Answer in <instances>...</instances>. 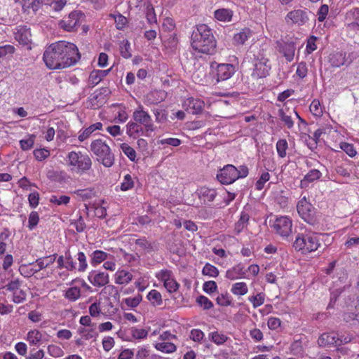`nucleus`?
I'll return each instance as SVG.
<instances>
[{
	"mask_svg": "<svg viewBox=\"0 0 359 359\" xmlns=\"http://www.w3.org/2000/svg\"><path fill=\"white\" fill-rule=\"evenodd\" d=\"M156 278L163 283V286L169 293H173L178 290L180 284L175 278L171 270L163 269L156 273Z\"/></svg>",
	"mask_w": 359,
	"mask_h": 359,
	"instance_id": "obj_8",
	"label": "nucleus"
},
{
	"mask_svg": "<svg viewBox=\"0 0 359 359\" xmlns=\"http://www.w3.org/2000/svg\"><path fill=\"white\" fill-rule=\"evenodd\" d=\"M130 334L131 338L126 339L128 341H133V339L142 340L147 337L148 330L137 327H132L130 328Z\"/></svg>",
	"mask_w": 359,
	"mask_h": 359,
	"instance_id": "obj_33",
	"label": "nucleus"
},
{
	"mask_svg": "<svg viewBox=\"0 0 359 359\" xmlns=\"http://www.w3.org/2000/svg\"><path fill=\"white\" fill-rule=\"evenodd\" d=\"M15 2L19 4L22 11L27 13H36L44 4L43 0H15Z\"/></svg>",
	"mask_w": 359,
	"mask_h": 359,
	"instance_id": "obj_17",
	"label": "nucleus"
},
{
	"mask_svg": "<svg viewBox=\"0 0 359 359\" xmlns=\"http://www.w3.org/2000/svg\"><path fill=\"white\" fill-rule=\"evenodd\" d=\"M89 282L95 287H103L107 285L109 282V274L98 271H91L88 276Z\"/></svg>",
	"mask_w": 359,
	"mask_h": 359,
	"instance_id": "obj_16",
	"label": "nucleus"
},
{
	"mask_svg": "<svg viewBox=\"0 0 359 359\" xmlns=\"http://www.w3.org/2000/svg\"><path fill=\"white\" fill-rule=\"evenodd\" d=\"M248 291L247 284L244 282H238L232 285L231 292L238 296H243L247 294Z\"/></svg>",
	"mask_w": 359,
	"mask_h": 359,
	"instance_id": "obj_40",
	"label": "nucleus"
},
{
	"mask_svg": "<svg viewBox=\"0 0 359 359\" xmlns=\"http://www.w3.org/2000/svg\"><path fill=\"white\" fill-rule=\"evenodd\" d=\"M70 287L65 291L64 297L69 302H76L81 297V290L73 280L69 284Z\"/></svg>",
	"mask_w": 359,
	"mask_h": 359,
	"instance_id": "obj_28",
	"label": "nucleus"
},
{
	"mask_svg": "<svg viewBox=\"0 0 359 359\" xmlns=\"http://www.w3.org/2000/svg\"><path fill=\"white\" fill-rule=\"evenodd\" d=\"M12 278L13 279L6 284L5 281L1 280V283L5 284L3 287L6 288L7 291L11 292V293L17 291L22 285V281L19 278H13V277Z\"/></svg>",
	"mask_w": 359,
	"mask_h": 359,
	"instance_id": "obj_41",
	"label": "nucleus"
},
{
	"mask_svg": "<svg viewBox=\"0 0 359 359\" xmlns=\"http://www.w3.org/2000/svg\"><path fill=\"white\" fill-rule=\"evenodd\" d=\"M110 16L114 18L118 29H123L128 22L127 18L120 13L111 14Z\"/></svg>",
	"mask_w": 359,
	"mask_h": 359,
	"instance_id": "obj_57",
	"label": "nucleus"
},
{
	"mask_svg": "<svg viewBox=\"0 0 359 359\" xmlns=\"http://www.w3.org/2000/svg\"><path fill=\"white\" fill-rule=\"evenodd\" d=\"M133 279V274L125 269H118L114 274V282L118 285H128Z\"/></svg>",
	"mask_w": 359,
	"mask_h": 359,
	"instance_id": "obj_23",
	"label": "nucleus"
},
{
	"mask_svg": "<svg viewBox=\"0 0 359 359\" xmlns=\"http://www.w3.org/2000/svg\"><path fill=\"white\" fill-rule=\"evenodd\" d=\"M65 161L71 171L80 175L86 173L92 167L90 157L80 151L69 152Z\"/></svg>",
	"mask_w": 359,
	"mask_h": 359,
	"instance_id": "obj_3",
	"label": "nucleus"
},
{
	"mask_svg": "<svg viewBox=\"0 0 359 359\" xmlns=\"http://www.w3.org/2000/svg\"><path fill=\"white\" fill-rule=\"evenodd\" d=\"M320 246V236L316 233L299 234L297 236L294 247L306 254L317 250Z\"/></svg>",
	"mask_w": 359,
	"mask_h": 359,
	"instance_id": "obj_5",
	"label": "nucleus"
},
{
	"mask_svg": "<svg viewBox=\"0 0 359 359\" xmlns=\"http://www.w3.org/2000/svg\"><path fill=\"white\" fill-rule=\"evenodd\" d=\"M311 112L316 116H320L323 114V109L320 102L318 100H313L309 107Z\"/></svg>",
	"mask_w": 359,
	"mask_h": 359,
	"instance_id": "obj_60",
	"label": "nucleus"
},
{
	"mask_svg": "<svg viewBox=\"0 0 359 359\" xmlns=\"http://www.w3.org/2000/svg\"><path fill=\"white\" fill-rule=\"evenodd\" d=\"M133 118L135 121L144 127L147 136H149L151 133L154 132L156 129L151 115L144 109L142 104H139L134 110Z\"/></svg>",
	"mask_w": 359,
	"mask_h": 359,
	"instance_id": "obj_6",
	"label": "nucleus"
},
{
	"mask_svg": "<svg viewBox=\"0 0 359 359\" xmlns=\"http://www.w3.org/2000/svg\"><path fill=\"white\" fill-rule=\"evenodd\" d=\"M55 260V255L49 256L38 259L35 263H32L30 265L34 270V273L39 272L41 269L53 264Z\"/></svg>",
	"mask_w": 359,
	"mask_h": 359,
	"instance_id": "obj_24",
	"label": "nucleus"
},
{
	"mask_svg": "<svg viewBox=\"0 0 359 359\" xmlns=\"http://www.w3.org/2000/svg\"><path fill=\"white\" fill-rule=\"evenodd\" d=\"M202 273L205 276L210 277H215L218 275L217 269L210 264H206L202 271Z\"/></svg>",
	"mask_w": 359,
	"mask_h": 359,
	"instance_id": "obj_63",
	"label": "nucleus"
},
{
	"mask_svg": "<svg viewBox=\"0 0 359 359\" xmlns=\"http://www.w3.org/2000/svg\"><path fill=\"white\" fill-rule=\"evenodd\" d=\"M196 194L203 203L212 202L217 196L215 189L205 187L198 188Z\"/></svg>",
	"mask_w": 359,
	"mask_h": 359,
	"instance_id": "obj_20",
	"label": "nucleus"
},
{
	"mask_svg": "<svg viewBox=\"0 0 359 359\" xmlns=\"http://www.w3.org/2000/svg\"><path fill=\"white\" fill-rule=\"evenodd\" d=\"M144 128L136 121H129L126 124V134L132 138L136 139L143 133Z\"/></svg>",
	"mask_w": 359,
	"mask_h": 359,
	"instance_id": "obj_27",
	"label": "nucleus"
},
{
	"mask_svg": "<svg viewBox=\"0 0 359 359\" xmlns=\"http://www.w3.org/2000/svg\"><path fill=\"white\" fill-rule=\"evenodd\" d=\"M109 257H112V255L102 250H95L90 255V264L93 266H97Z\"/></svg>",
	"mask_w": 359,
	"mask_h": 359,
	"instance_id": "obj_29",
	"label": "nucleus"
},
{
	"mask_svg": "<svg viewBox=\"0 0 359 359\" xmlns=\"http://www.w3.org/2000/svg\"><path fill=\"white\" fill-rule=\"evenodd\" d=\"M269 69L265 64L258 62L255 65V74L260 78L265 77L268 74Z\"/></svg>",
	"mask_w": 359,
	"mask_h": 359,
	"instance_id": "obj_54",
	"label": "nucleus"
},
{
	"mask_svg": "<svg viewBox=\"0 0 359 359\" xmlns=\"http://www.w3.org/2000/svg\"><path fill=\"white\" fill-rule=\"evenodd\" d=\"M15 39L22 45H28L32 43V34L30 29L25 26H20L16 29Z\"/></svg>",
	"mask_w": 359,
	"mask_h": 359,
	"instance_id": "obj_18",
	"label": "nucleus"
},
{
	"mask_svg": "<svg viewBox=\"0 0 359 359\" xmlns=\"http://www.w3.org/2000/svg\"><path fill=\"white\" fill-rule=\"evenodd\" d=\"M238 178V168L231 164L226 165V184H231Z\"/></svg>",
	"mask_w": 359,
	"mask_h": 359,
	"instance_id": "obj_34",
	"label": "nucleus"
},
{
	"mask_svg": "<svg viewBox=\"0 0 359 359\" xmlns=\"http://www.w3.org/2000/svg\"><path fill=\"white\" fill-rule=\"evenodd\" d=\"M43 338L40 330L33 329L28 331L25 339L30 346H39L43 343Z\"/></svg>",
	"mask_w": 359,
	"mask_h": 359,
	"instance_id": "obj_22",
	"label": "nucleus"
},
{
	"mask_svg": "<svg viewBox=\"0 0 359 359\" xmlns=\"http://www.w3.org/2000/svg\"><path fill=\"white\" fill-rule=\"evenodd\" d=\"M48 354L54 358H60L64 355V351L57 345L51 344L48 346Z\"/></svg>",
	"mask_w": 359,
	"mask_h": 359,
	"instance_id": "obj_55",
	"label": "nucleus"
},
{
	"mask_svg": "<svg viewBox=\"0 0 359 359\" xmlns=\"http://www.w3.org/2000/svg\"><path fill=\"white\" fill-rule=\"evenodd\" d=\"M156 122L158 123H164L168 121V112L165 109H154L153 111Z\"/></svg>",
	"mask_w": 359,
	"mask_h": 359,
	"instance_id": "obj_53",
	"label": "nucleus"
},
{
	"mask_svg": "<svg viewBox=\"0 0 359 359\" xmlns=\"http://www.w3.org/2000/svg\"><path fill=\"white\" fill-rule=\"evenodd\" d=\"M265 294L263 292H259L256 295L250 296L248 301L252 304L253 307L257 308L264 303Z\"/></svg>",
	"mask_w": 359,
	"mask_h": 359,
	"instance_id": "obj_47",
	"label": "nucleus"
},
{
	"mask_svg": "<svg viewBox=\"0 0 359 359\" xmlns=\"http://www.w3.org/2000/svg\"><path fill=\"white\" fill-rule=\"evenodd\" d=\"M147 299L154 306H161L163 304L161 294L156 290H151L147 294Z\"/></svg>",
	"mask_w": 359,
	"mask_h": 359,
	"instance_id": "obj_37",
	"label": "nucleus"
},
{
	"mask_svg": "<svg viewBox=\"0 0 359 359\" xmlns=\"http://www.w3.org/2000/svg\"><path fill=\"white\" fill-rule=\"evenodd\" d=\"M142 300V296L140 294H137L134 297L126 298L123 302L130 308L137 307Z\"/></svg>",
	"mask_w": 359,
	"mask_h": 359,
	"instance_id": "obj_51",
	"label": "nucleus"
},
{
	"mask_svg": "<svg viewBox=\"0 0 359 359\" xmlns=\"http://www.w3.org/2000/svg\"><path fill=\"white\" fill-rule=\"evenodd\" d=\"M13 264V257L11 254H7L2 257V268L6 271V275L9 278H13L14 276L13 271L10 269Z\"/></svg>",
	"mask_w": 359,
	"mask_h": 359,
	"instance_id": "obj_36",
	"label": "nucleus"
},
{
	"mask_svg": "<svg viewBox=\"0 0 359 359\" xmlns=\"http://www.w3.org/2000/svg\"><path fill=\"white\" fill-rule=\"evenodd\" d=\"M43 5L50 6L55 11H61L67 4L66 0H43Z\"/></svg>",
	"mask_w": 359,
	"mask_h": 359,
	"instance_id": "obj_45",
	"label": "nucleus"
},
{
	"mask_svg": "<svg viewBox=\"0 0 359 359\" xmlns=\"http://www.w3.org/2000/svg\"><path fill=\"white\" fill-rule=\"evenodd\" d=\"M154 348L164 353H172L177 351V346L173 343L169 341H159L154 343Z\"/></svg>",
	"mask_w": 359,
	"mask_h": 359,
	"instance_id": "obj_30",
	"label": "nucleus"
},
{
	"mask_svg": "<svg viewBox=\"0 0 359 359\" xmlns=\"http://www.w3.org/2000/svg\"><path fill=\"white\" fill-rule=\"evenodd\" d=\"M252 36V31L249 28H244L233 35L232 43L236 46L243 45Z\"/></svg>",
	"mask_w": 359,
	"mask_h": 359,
	"instance_id": "obj_25",
	"label": "nucleus"
},
{
	"mask_svg": "<svg viewBox=\"0 0 359 359\" xmlns=\"http://www.w3.org/2000/svg\"><path fill=\"white\" fill-rule=\"evenodd\" d=\"M243 274V268L240 266H236L226 272V277L233 280L241 277Z\"/></svg>",
	"mask_w": 359,
	"mask_h": 359,
	"instance_id": "obj_52",
	"label": "nucleus"
},
{
	"mask_svg": "<svg viewBox=\"0 0 359 359\" xmlns=\"http://www.w3.org/2000/svg\"><path fill=\"white\" fill-rule=\"evenodd\" d=\"M204 102L200 99L189 97L184 100L183 108L190 114H197L202 111Z\"/></svg>",
	"mask_w": 359,
	"mask_h": 359,
	"instance_id": "obj_15",
	"label": "nucleus"
},
{
	"mask_svg": "<svg viewBox=\"0 0 359 359\" xmlns=\"http://www.w3.org/2000/svg\"><path fill=\"white\" fill-rule=\"evenodd\" d=\"M81 3L88 8L101 9L105 6V0H82Z\"/></svg>",
	"mask_w": 359,
	"mask_h": 359,
	"instance_id": "obj_43",
	"label": "nucleus"
},
{
	"mask_svg": "<svg viewBox=\"0 0 359 359\" xmlns=\"http://www.w3.org/2000/svg\"><path fill=\"white\" fill-rule=\"evenodd\" d=\"M273 228L276 233L283 238H287L292 233V220L286 216L277 217L273 222Z\"/></svg>",
	"mask_w": 359,
	"mask_h": 359,
	"instance_id": "obj_9",
	"label": "nucleus"
},
{
	"mask_svg": "<svg viewBox=\"0 0 359 359\" xmlns=\"http://www.w3.org/2000/svg\"><path fill=\"white\" fill-rule=\"evenodd\" d=\"M129 4L131 8H136L140 11L148 8L151 5L149 0H129Z\"/></svg>",
	"mask_w": 359,
	"mask_h": 359,
	"instance_id": "obj_50",
	"label": "nucleus"
},
{
	"mask_svg": "<svg viewBox=\"0 0 359 359\" xmlns=\"http://www.w3.org/2000/svg\"><path fill=\"white\" fill-rule=\"evenodd\" d=\"M270 179V174L268 172H263L259 180L255 183V189L258 191H261L264 187V184L268 182Z\"/></svg>",
	"mask_w": 359,
	"mask_h": 359,
	"instance_id": "obj_59",
	"label": "nucleus"
},
{
	"mask_svg": "<svg viewBox=\"0 0 359 359\" xmlns=\"http://www.w3.org/2000/svg\"><path fill=\"white\" fill-rule=\"evenodd\" d=\"M79 334L81 336V338L85 340L96 339L98 337V332L97 330V325H93L90 327H80L78 329Z\"/></svg>",
	"mask_w": 359,
	"mask_h": 359,
	"instance_id": "obj_26",
	"label": "nucleus"
},
{
	"mask_svg": "<svg viewBox=\"0 0 359 359\" xmlns=\"http://www.w3.org/2000/svg\"><path fill=\"white\" fill-rule=\"evenodd\" d=\"M34 141H35V135H28L27 137H25V139H22L20 141V148L23 151L29 150L33 147Z\"/></svg>",
	"mask_w": 359,
	"mask_h": 359,
	"instance_id": "obj_46",
	"label": "nucleus"
},
{
	"mask_svg": "<svg viewBox=\"0 0 359 359\" xmlns=\"http://www.w3.org/2000/svg\"><path fill=\"white\" fill-rule=\"evenodd\" d=\"M288 148V144L285 139L279 140L276 143L277 153L280 158L286 156V151Z\"/></svg>",
	"mask_w": 359,
	"mask_h": 359,
	"instance_id": "obj_48",
	"label": "nucleus"
},
{
	"mask_svg": "<svg viewBox=\"0 0 359 359\" xmlns=\"http://www.w3.org/2000/svg\"><path fill=\"white\" fill-rule=\"evenodd\" d=\"M297 210L299 216L308 224L314 226L318 223L314 208L306 200V196L299 200L297 205Z\"/></svg>",
	"mask_w": 359,
	"mask_h": 359,
	"instance_id": "obj_7",
	"label": "nucleus"
},
{
	"mask_svg": "<svg viewBox=\"0 0 359 359\" xmlns=\"http://www.w3.org/2000/svg\"><path fill=\"white\" fill-rule=\"evenodd\" d=\"M149 355V349L146 346H141L137 347L135 355L136 359H146Z\"/></svg>",
	"mask_w": 359,
	"mask_h": 359,
	"instance_id": "obj_64",
	"label": "nucleus"
},
{
	"mask_svg": "<svg viewBox=\"0 0 359 359\" xmlns=\"http://www.w3.org/2000/svg\"><path fill=\"white\" fill-rule=\"evenodd\" d=\"M329 62L332 67H340L343 65L348 66L352 60L349 55H346V52L338 51L330 54Z\"/></svg>",
	"mask_w": 359,
	"mask_h": 359,
	"instance_id": "obj_13",
	"label": "nucleus"
},
{
	"mask_svg": "<svg viewBox=\"0 0 359 359\" xmlns=\"http://www.w3.org/2000/svg\"><path fill=\"white\" fill-rule=\"evenodd\" d=\"M80 54L74 43L60 41L50 44L44 51L43 60L50 69H65L75 65Z\"/></svg>",
	"mask_w": 359,
	"mask_h": 359,
	"instance_id": "obj_1",
	"label": "nucleus"
},
{
	"mask_svg": "<svg viewBox=\"0 0 359 359\" xmlns=\"http://www.w3.org/2000/svg\"><path fill=\"white\" fill-rule=\"evenodd\" d=\"M120 148L123 154L131 161H136V151L129 144L126 143H122L120 144Z\"/></svg>",
	"mask_w": 359,
	"mask_h": 359,
	"instance_id": "obj_42",
	"label": "nucleus"
},
{
	"mask_svg": "<svg viewBox=\"0 0 359 359\" xmlns=\"http://www.w3.org/2000/svg\"><path fill=\"white\" fill-rule=\"evenodd\" d=\"M102 80L97 70H93L89 75L88 84L92 87L97 85Z\"/></svg>",
	"mask_w": 359,
	"mask_h": 359,
	"instance_id": "obj_62",
	"label": "nucleus"
},
{
	"mask_svg": "<svg viewBox=\"0 0 359 359\" xmlns=\"http://www.w3.org/2000/svg\"><path fill=\"white\" fill-rule=\"evenodd\" d=\"M250 219L249 215L245 212H242L238 221L235 224L234 231L237 234L241 233L246 227Z\"/></svg>",
	"mask_w": 359,
	"mask_h": 359,
	"instance_id": "obj_38",
	"label": "nucleus"
},
{
	"mask_svg": "<svg viewBox=\"0 0 359 359\" xmlns=\"http://www.w3.org/2000/svg\"><path fill=\"white\" fill-rule=\"evenodd\" d=\"M9 236L8 231H4L0 233V255L5 253L7 246L11 243Z\"/></svg>",
	"mask_w": 359,
	"mask_h": 359,
	"instance_id": "obj_44",
	"label": "nucleus"
},
{
	"mask_svg": "<svg viewBox=\"0 0 359 359\" xmlns=\"http://www.w3.org/2000/svg\"><path fill=\"white\" fill-rule=\"evenodd\" d=\"M191 46L198 53L209 55L215 51L216 41L208 25L201 24L196 26L191 36Z\"/></svg>",
	"mask_w": 359,
	"mask_h": 359,
	"instance_id": "obj_2",
	"label": "nucleus"
},
{
	"mask_svg": "<svg viewBox=\"0 0 359 359\" xmlns=\"http://www.w3.org/2000/svg\"><path fill=\"white\" fill-rule=\"evenodd\" d=\"M322 176V174L320 170L318 169H312L301 180L300 186L301 187H306L311 182H314L320 179Z\"/></svg>",
	"mask_w": 359,
	"mask_h": 359,
	"instance_id": "obj_31",
	"label": "nucleus"
},
{
	"mask_svg": "<svg viewBox=\"0 0 359 359\" xmlns=\"http://www.w3.org/2000/svg\"><path fill=\"white\" fill-rule=\"evenodd\" d=\"M73 194L82 201L92 198L95 196V191L92 188L75 190Z\"/></svg>",
	"mask_w": 359,
	"mask_h": 359,
	"instance_id": "obj_39",
	"label": "nucleus"
},
{
	"mask_svg": "<svg viewBox=\"0 0 359 359\" xmlns=\"http://www.w3.org/2000/svg\"><path fill=\"white\" fill-rule=\"evenodd\" d=\"M27 298V293L25 291L22 290L21 288L18 289L17 291L12 292V298L11 300L15 304H20L24 302Z\"/></svg>",
	"mask_w": 359,
	"mask_h": 359,
	"instance_id": "obj_49",
	"label": "nucleus"
},
{
	"mask_svg": "<svg viewBox=\"0 0 359 359\" xmlns=\"http://www.w3.org/2000/svg\"><path fill=\"white\" fill-rule=\"evenodd\" d=\"M103 125L100 122L95 123L87 128H82L79 132L78 140L80 142H83L88 139L95 131L102 130Z\"/></svg>",
	"mask_w": 359,
	"mask_h": 359,
	"instance_id": "obj_19",
	"label": "nucleus"
},
{
	"mask_svg": "<svg viewBox=\"0 0 359 359\" xmlns=\"http://www.w3.org/2000/svg\"><path fill=\"white\" fill-rule=\"evenodd\" d=\"M142 12L145 13L147 22L149 24L152 25L156 23V15L154 12V8L151 4L149 6H148V8L143 10Z\"/></svg>",
	"mask_w": 359,
	"mask_h": 359,
	"instance_id": "obj_56",
	"label": "nucleus"
},
{
	"mask_svg": "<svg viewBox=\"0 0 359 359\" xmlns=\"http://www.w3.org/2000/svg\"><path fill=\"white\" fill-rule=\"evenodd\" d=\"M345 25L349 31L357 33L359 31V8H353L346 13Z\"/></svg>",
	"mask_w": 359,
	"mask_h": 359,
	"instance_id": "obj_11",
	"label": "nucleus"
},
{
	"mask_svg": "<svg viewBox=\"0 0 359 359\" xmlns=\"http://www.w3.org/2000/svg\"><path fill=\"white\" fill-rule=\"evenodd\" d=\"M82 14L79 11H73L63 20H62L59 25L61 28L67 32H72L74 30L80 23V18Z\"/></svg>",
	"mask_w": 359,
	"mask_h": 359,
	"instance_id": "obj_10",
	"label": "nucleus"
},
{
	"mask_svg": "<svg viewBox=\"0 0 359 359\" xmlns=\"http://www.w3.org/2000/svg\"><path fill=\"white\" fill-rule=\"evenodd\" d=\"M277 50L281 53L287 61L291 62L294 59L296 50L294 42L277 41Z\"/></svg>",
	"mask_w": 359,
	"mask_h": 359,
	"instance_id": "obj_14",
	"label": "nucleus"
},
{
	"mask_svg": "<svg viewBox=\"0 0 359 359\" xmlns=\"http://www.w3.org/2000/svg\"><path fill=\"white\" fill-rule=\"evenodd\" d=\"M136 250L141 253H147L153 250V245L146 238H139L135 241Z\"/></svg>",
	"mask_w": 359,
	"mask_h": 359,
	"instance_id": "obj_35",
	"label": "nucleus"
},
{
	"mask_svg": "<svg viewBox=\"0 0 359 359\" xmlns=\"http://www.w3.org/2000/svg\"><path fill=\"white\" fill-rule=\"evenodd\" d=\"M134 186V182L132 180L131 176L127 174L124 176L123 180L121 184L120 189L121 191H126L131 189Z\"/></svg>",
	"mask_w": 359,
	"mask_h": 359,
	"instance_id": "obj_58",
	"label": "nucleus"
},
{
	"mask_svg": "<svg viewBox=\"0 0 359 359\" xmlns=\"http://www.w3.org/2000/svg\"><path fill=\"white\" fill-rule=\"evenodd\" d=\"M229 62L230 63H226V80L233 76L238 69V60L236 57H229Z\"/></svg>",
	"mask_w": 359,
	"mask_h": 359,
	"instance_id": "obj_32",
	"label": "nucleus"
},
{
	"mask_svg": "<svg viewBox=\"0 0 359 359\" xmlns=\"http://www.w3.org/2000/svg\"><path fill=\"white\" fill-rule=\"evenodd\" d=\"M279 116L283 122L287 126L288 128H292L294 126V122L292 120L291 116L287 115L284 109H281L278 111Z\"/></svg>",
	"mask_w": 359,
	"mask_h": 359,
	"instance_id": "obj_61",
	"label": "nucleus"
},
{
	"mask_svg": "<svg viewBox=\"0 0 359 359\" xmlns=\"http://www.w3.org/2000/svg\"><path fill=\"white\" fill-rule=\"evenodd\" d=\"M285 20L287 24L303 25L309 20V18L306 11L297 9L289 12L286 15Z\"/></svg>",
	"mask_w": 359,
	"mask_h": 359,
	"instance_id": "obj_12",
	"label": "nucleus"
},
{
	"mask_svg": "<svg viewBox=\"0 0 359 359\" xmlns=\"http://www.w3.org/2000/svg\"><path fill=\"white\" fill-rule=\"evenodd\" d=\"M90 151L97 157V161L104 167L110 168L114 163V156L109 146L101 139L93 140L90 144Z\"/></svg>",
	"mask_w": 359,
	"mask_h": 359,
	"instance_id": "obj_4",
	"label": "nucleus"
},
{
	"mask_svg": "<svg viewBox=\"0 0 359 359\" xmlns=\"http://www.w3.org/2000/svg\"><path fill=\"white\" fill-rule=\"evenodd\" d=\"M338 341L339 337L336 334L323 333L319 337L318 339V344L322 347L331 345L338 346Z\"/></svg>",
	"mask_w": 359,
	"mask_h": 359,
	"instance_id": "obj_21",
	"label": "nucleus"
}]
</instances>
